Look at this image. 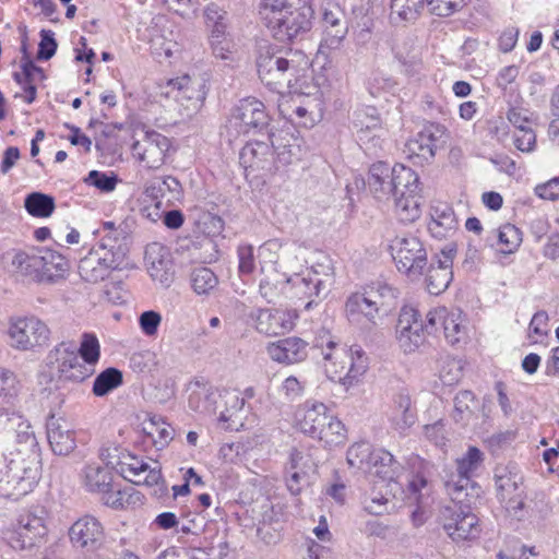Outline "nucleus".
<instances>
[{
  "instance_id": "obj_7",
  "label": "nucleus",
  "mask_w": 559,
  "mask_h": 559,
  "mask_svg": "<svg viewBox=\"0 0 559 559\" xmlns=\"http://www.w3.org/2000/svg\"><path fill=\"white\" fill-rule=\"evenodd\" d=\"M333 267L328 259L313 264L302 274L288 278L295 297L307 300L305 309L309 310L317 300L324 298L333 283Z\"/></svg>"
},
{
  "instance_id": "obj_16",
  "label": "nucleus",
  "mask_w": 559,
  "mask_h": 559,
  "mask_svg": "<svg viewBox=\"0 0 559 559\" xmlns=\"http://www.w3.org/2000/svg\"><path fill=\"white\" fill-rule=\"evenodd\" d=\"M445 134V128L438 123H427L405 143L404 152L416 164L430 162L436 150Z\"/></svg>"
},
{
  "instance_id": "obj_58",
  "label": "nucleus",
  "mask_w": 559,
  "mask_h": 559,
  "mask_svg": "<svg viewBox=\"0 0 559 559\" xmlns=\"http://www.w3.org/2000/svg\"><path fill=\"white\" fill-rule=\"evenodd\" d=\"M22 72H14L13 78L19 84L32 82L36 85V82L43 81L45 74L41 68L37 67L27 57L22 60Z\"/></svg>"
},
{
  "instance_id": "obj_6",
  "label": "nucleus",
  "mask_w": 559,
  "mask_h": 559,
  "mask_svg": "<svg viewBox=\"0 0 559 559\" xmlns=\"http://www.w3.org/2000/svg\"><path fill=\"white\" fill-rule=\"evenodd\" d=\"M368 188L377 200L388 201L399 195L403 188L406 191H415L417 174L403 165L391 168L388 164L379 162L370 167Z\"/></svg>"
},
{
  "instance_id": "obj_2",
  "label": "nucleus",
  "mask_w": 559,
  "mask_h": 559,
  "mask_svg": "<svg viewBox=\"0 0 559 559\" xmlns=\"http://www.w3.org/2000/svg\"><path fill=\"white\" fill-rule=\"evenodd\" d=\"M12 480L16 481L23 493L32 491L40 478V449L32 427L20 421L15 430V439L3 453Z\"/></svg>"
},
{
  "instance_id": "obj_9",
  "label": "nucleus",
  "mask_w": 559,
  "mask_h": 559,
  "mask_svg": "<svg viewBox=\"0 0 559 559\" xmlns=\"http://www.w3.org/2000/svg\"><path fill=\"white\" fill-rule=\"evenodd\" d=\"M397 270L417 281L427 266V250L421 240L412 235L396 236L390 245Z\"/></svg>"
},
{
  "instance_id": "obj_44",
  "label": "nucleus",
  "mask_w": 559,
  "mask_h": 559,
  "mask_svg": "<svg viewBox=\"0 0 559 559\" xmlns=\"http://www.w3.org/2000/svg\"><path fill=\"white\" fill-rule=\"evenodd\" d=\"M479 532L478 519L475 514L463 516L459 526L453 522L448 525V536L453 542L474 539L479 535Z\"/></svg>"
},
{
  "instance_id": "obj_49",
  "label": "nucleus",
  "mask_w": 559,
  "mask_h": 559,
  "mask_svg": "<svg viewBox=\"0 0 559 559\" xmlns=\"http://www.w3.org/2000/svg\"><path fill=\"white\" fill-rule=\"evenodd\" d=\"M122 465L123 472L129 473L133 477H139L142 473L147 472L143 481L148 486L157 485L162 478L159 469L155 467L152 468L146 462L136 457H131L130 462H124Z\"/></svg>"
},
{
  "instance_id": "obj_28",
  "label": "nucleus",
  "mask_w": 559,
  "mask_h": 559,
  "mask_svg": "<svg viewBox=\"0 0 559 559\" xmlns=\"http://www.w3.org/2000/svg\"><path fill=\"white\" fill-rule=\"evenodd\" d=\"M112 469L99 463L87 464L81 473L83 487L92 493L107 492L112 488Z\"/></svg>"
},
{
  "instance_id": "obj_48",
  "label": "nucleus",
  "mask_w": 559,
  "mask_h": 559,
  "mask_svg": "<svg viewBox=\"0 0 559 559\" xmlns=\"http://www.w3.org/2000/svg\"><path fill=\"white\" fill-rule=\"evenodd\" d=\"M122 383V373L117 368H107L94 380L93 393L96 396H104Z\"/></svg>"
},
{
  "instance_id": "obj_1",
  "label": "nucleus",
  "mask_w": 559,
  "mask_h": 559,
  "mask_svg": "<svg viewBox=\"0 0 559 559\" xmlns=\"http://www.w3.org/2000/svg\"><path fill=\"white\" fill-rule=\"evenodd\" d=\"M309 59L301 50H275L267 46L260 49L257 68L261 82L280 95L296 96L317 94L318 86L308 81Z\"/></svg>"
},
{
  "instance_id": "obj_46",
  "label": "nucleus",
  "mask_w": 559,
  "mask_h": 559,
  "mask_svg": "<svg viewBox=\"0 0 559 559\" xmlns=\"http://www.w3.org/2000/svg\"><path fill=\"white\" fill-rule=\"evenodd\" d=\"M44 281L52 280L68 270L67 259L55 250L41 248Z\"/></svg>"
},
{
  "instance_id": "obj_41",
  "label": "nucleus",
  "mask_w": 559,
  "mask_h": 559,
  "mask_svg": "<svg viewBox=\"0 0 559 559\" xmlns=\"http://www.w3.org/2000/svg\"><path fill=\"white\" fill-rule=\"evenodd\" d=\"M442 330L449 344L455 345L466 338L465 319L460 310L447 311Z\"/></svg>"
},
{
  "instance_id": "obj_17",
  "label": "nucleus",
  "mask_w": 559,
  "mask_h": 559,
  "mask_svg": "<svg viewBox=\"0 0 559 559\" xmlns=\"http://www.w3.org/2000/svg\"><path fill=\"white\" fill-rule=\"evenodd\" d=\"M69 538L74 548L96 551L104 546L106 534L98 519L85 514L70 526Z\"/></svg>"
},
{
  "instance_id": "obj_15",
  "label": "nucleus",
  "mask_w": 559,
  "mask_h": 559,
  "mask_svg": "<svg viewBox=\"0 0 559 559\" xmlns=\"http://www.w3.org/2000/svg\"><path fill=\"white\" fill-rule=\"evenodd\" d=\"M269 117L264 104L253 97L239 100L231 111L229 127L237 133L247 134L252 130L260 131L267 126Z\"/></svg>"
},
{
  "instance_id": "obj_55",
  "label": "nucleus",
  "mask_w": 559,
  "mask_h": 559,
  "mask_svg": "<svg viewBox=\"0 0 559 559\" xmlns=\"http://www.w3.org/2000/svg\"><path fill=\"white\" fill-rule=\"evenodd\" d=\"M103 495L104 503L112 509H123L139 500V492L134 491L133 488L123 490H111L110 488Z\"/></svg>"
},
{
  "instance_id": "obj_59",
  "label": "nucleus",
  "mask_w": 559,
  "mask_h": 559,
  "mask_svg": "<svg viewBox=\"0 0 559 559\" xmlns=\"http://www.w3.org/2000/svg\"><path fill=\"white\" fill-rule=\"evenodd\" d=\"M496 488L500 500H506L518 490L520 477L516 474L503 471L501 474H496Z\"/></svg>"
},
{
  "instance_id": "obj_51",
  "label": "nucleus",
  "mask_w": 559,
  "mask_h": 559,
  "mask_svg": "<svg viewBox=\"0 0 559 559\" xmlns=\"http://www.w3.org/2000/svg\"><path fill=\"white\" fill-rule=\"evenodd\" d=\"M476 407L475 394L469 390L459 392L454 397L453 419L456 423L468 420Z\"/></svg>"
},
{
  "instance_id": "obj_36",
  "label": "nucleus",
  "mask_w": 559,
  "mask_h": 559,
  "mask_svg": "<svg viewBox=\"0 0 559 559\" xmlns=\"http://www.w3.org/2000/svg\"><path fill=\"white\" fill-rule=\"evenodd\" d=\"M419 187L415 191H406L405 188L394 198L395 211L400 221L405 223L415 222L421 214Z\"/></svg>"
},
{
  "instance_id": "obj_39",
  "label": "nucleus",
  "mask_w": 559,
  "mask_h": 559,
  "mask_svg": "<svg viewBox=\"0 0 559 559\" xmlns=\"http://www.w3.org/2000/svg\"><path fill=\"white\" fill-rule=\"evenodd\" d=\"M142 430L157 450H163L173 440L174 436V429L157 416L145 420L142 424Z\"/></svg>"
},
{
  "instance_id": "obj_19",
  "label": "nucleus",
  "mask_w": 559,
  "mask_h": 559,
  "mask_svg": "<svg viewBox=\"0 0 559 559\" xmlns=\"http://www.w3.org/2000/svg\"><path fill=\"white\" fill-rule=\"evenodd\" d=\"M46 533L44 520L27 513L20 516L17 526L8 533L7 540L13 549L23 550L34 547Z\"/></svg>"
},
{
  "instance_id": "obj_63",
  "label": "nucleus",
  "mask_w": 559,
  "mask_h": 559,
  "mask_svg": "<svg viewBox=\"0 0 559 559\" xmlns=\"http://www.w3.org/2000/svg\"><path fill=\"white\" fill-rule=\"evenodd\" d=\"M85 181L103 192H110L116 188L117 177L115 175H107L98 170H92L90 171Z\"/></svg>"
},
{
  "instance_id": "obj_40",
  "label": "nucleus",
  "mask_w": 559,
  "mask_h": 559,
  "mask_svg": "<svg viewBox=\"0 0 559 559\" xmlns=\"http://www.w3.org/2000/svg\"><path fill=\"white\" fill-rule=\"evenodd\" d=\"M219 391L201 388L189 395V407L195 412L204 414H216L218 405Z\"/></svg>"
},
{
  "instance_id": "obj_13",
  "label": "nucleus",
  "mask_w": 559,
  "mask_h": 559,
  "mask_svg": "<svg viewBox=\"0 0 559 559\" xmlns=\"http://www.w3.org/2000/svg\"><path fill=\"white\" fill-rule=\"evenodd\" d=\"M484 462V453L476 447H469L465 454L456 460L457 479L445 481L448 492H453L455 499H461L460 495L471 492L478 496L479 487L475 486L472 477L479 469Z\"/></svg>"
},
{
  "instance_id": "obj_3",
  "label": "nucleus",
  "mask_w": 559,
  "mask_h": 559,
  "mask_svg": "<svg viewBox=\"0 0 559 559\" xmlns=\"http://www.w3.org/2000/svg\"><path fill=\"white\" fill-rule=\"evenodd\" d=\"M127 253L126 242L119 241L118 237L104 236L99 245L80 260L79 273L85 282L104 281L112 270L123 264Z\"/></svg>"
},
{
  "instance_id": "obj_18",
  "label": "nucleus",
  "mask_w": 559,
  "mask_h": 559,
  "mask_svg": "<svg viewBox=\"0 0 559 559\" xmlns=\"http://www.w3.org/2000/svg\"><path fill=\"white\" fill-rule=\"evenodd\" d=\"M455 254L456 246L449 243L435 255L425 277L429 294L438 296L449 287L453 278L452 265Z\"/></svg>"
},
{
  "instance_id": "obj_47",
  "label": "nucleus",
  "mask_w": 559,
  "mask_h": 559,
  "mask_svg": "<svg viewBox=\"0 0 559 559\" xmlns=\"http://www.w3.org/2000/svg\"><path fill=\"white\" fill-rule=\"evenodd\" d=\"M376 449L367 442L355 443L347 450L346 460L349 466L366 473L370 468L371 456Z\"/></svg>"
},
{
  "instance_id": "obj_52",
  "label": "nucleus",
  "mask_w": 559,
  "mask_h": 559,
  "mask_svg": "<svg viewBox=\"0 0 559 559\" xmlns=\"http://www.w3.org/2000/svg\"><path fill=\"white\" fill-rule=\"evenodd\" d=\"M497 236L499 250L506 254L514 252L522 241L520 229L511 224L500 227Z\"/></svg>"
},
{
  "instance_id": "obj_54",
  "label": "nucleus",
  "mask_w": 559,
  "mask_h": 559,
  "mask_svg": "<svg viewBox=\"0 0 559 559\" xmlns=\"http://www.w3.org/2000/svg\"><path fill=\"white\" fill-rule=\"evenodd\" d=\"M463 376V366L461 360L452 358V357H445L442 358L440 361L439 367V378L445 385H453Z\"/></svg>"
},
{
  "instance_id": "obj_10",
  "label": "nucleus",
  "mask_w": 559,
  "mask_h": 559,
  "mask_svg": "<svg viewBox=\"0 0 559 559\" xmlns=\"http://www.w3.org/2000/svg\"><path fill=\"white\" fill-rule=\"evenodd\" d=\"M9 344L17 350H36L46 346L50 338L48 325L37 317L16 318L8 329Z\"/></svg>"
},
{
  "instance_id": "obj_42",
  "label": "nucleus",
  "mask_w": 559,
  "mask_h": 559,
  "mask_svg": "<svg viewBox=\"0 0 559 559\" xmlns=\"http://www.w3.org/2000/svg\"><path fill=\"white\" fill-rule=\"evenodd\" d=\"M425 3L426 0H391V20L393 22L415 21Z\"/></svg>"
},
{
  "instance_id": "obj_5",
  "label": "nucleus",
  "mask_w": 559,
  "mask_h": 559,
  "mask_svg": "<svg viewBox=\"0 0 559 559\" xmlns=\"http://www.w3.org/2000/svg\"><path fill=\"white\" fill-rule=\"evenodd\" d=\"M314 10L312 1H305L298 8L280 10L262 15L272 36L281 43L302 40L312 27Z\"/></svg>"
},
{
  "instance_id": "obj_24",
  "label": "nucleus",
  "mask_w": 559,
  "mask_h": 559,
  "mask_svg": "<svg viewBox=\"0 0 559 559\" xmlns=\"http://www.w3.org/2000/svg\"><path fill=\"white\" fill-rule=\"evenodd\" d=\"M345 310L349 322L362 330H371L377 325L379 310L361 293L348 297Z\"/></svg>"
},
{
  "instance_id": "obj_33",
  "label": "nucleus",
  "mask_w": 559,
  "mask_h": 559,
  "mask_svg": "<svg viewBox=\"0 0 559 559\" xmlns=\"http://www.w3.org/2000/svg\"><path fill=\"white\" fill-rule=\"evenodd\" d=\"M455 228V214L448 204H438L431 207L428 229L435 238H445Z\"/></svg>"
},
{
  "instance_id": "obj_26",
  "label": "nucleus",
  "mask_w": 559,
  "mask_h": 559,
  "mask_svg": "<svg viewBox=\"0 0 559 559\" xmlns=\"http://www.w3.org/2000/svg\"><path fill=\"white\" fill-rule=\"evenodd\" d=\"M326 415L328 408L323 403H306L296 412V421L304 433L318 438Z\"/></svg>"
},
{
  "instance_id": "obj_8",
  "label": "nucleus",
  "mask_w": 559,
  "mask_h": 559,
  "mask_svg": "<svg viewBox=\"0 0 559 559\" xmlns=\"http://www.w3.org/2000/svg\"><path fill=\"white\" fill-rule=\"evenodd\" d=\"M52 373L59 380L83 382L90 378L95 368L87 365L78 354V345L73 341H63L56 345L47 357Z\"/></svg>"
},
{
  "instance_id": "obj_21",
  "label": "nucleus",
  "mask_w": 559,
  "mask_h": 559,
  "mask_svg": "<svg viewBox=\"0 0 559 559\" xmlns=\"http://www.w3.org/2000/svg\"><path fill=\"white\" fill-rule=\"evenodd\" d=\"M259 333L267 336L284 334L294 328V314L283 309H255L250 312Z\"/></svg>"
},
{
  "instance_id": "obj_34",
  "label": "nucleus",
  "mask_w": 559,
  "mask_h": 559,
  "mask_svg": "<svg viewBox=\"0 0 559 559\" xmlns=\"http://www.w3.org/2000/svg\"><path fill=\"white\" fill-rule=\"evenodd\" d=\"M402 465L384 449H376L371 456L370 468L366 473L374 475L383 480H393L402 472Z\"/></svg>"
},
{
  "instance_id": "obj_27",
  "label": "nucleus",
  "mask_w": 559,
  "mask_h": 559,
  "mask_svg": "<svg viewBox=\"0 0 559 559\" xmlns=\"http://www.w3.org/2000/svg\"><path fill=\"white\" fill-rule=\"evenodd\" d=\"M408 499L414 500L417 504V509L412 513V521L415 526H420L427 519L426 507L429 503L432 485L423 475L416 474L408 481Z\"/></svg>"
},
{
  "instance_id": "obj_53",
  "label": "nucleus",
  "mask_w": 559,
  "mask_h": 559,
  "mask_svg": "<svg viewBox=\"0 0 559 559\" xmlns=\"http://www.w3.org/2000/svg\"><path fill=\"white\" fill-rule=\"evenodd\" d=\"M78 354L87 365L95 367L100 357V346L97 337L94 334L84 333L81 345L78 346Z\"/></svg>"
},
{
  "instance_id": "obj_20",
  "label": "nucleus",
  "mask_w": 559,
  "mask_h": 559,
  "mask_svg": "<svg viewBox=\"0 0 559 559\" xmlns=\"http://www.w3.org/2000/svg\"><path fill=\"white\" fill-rule=\"evenodd\" d=\"M145 262L152 280L163 287H169L175 277L169 249L159 242L148 245L145 250Z\"/></svg>"
},
{
  "instance_id": "obj_64",
  "label": "nucleus",
  "mask_w": 559,
  "mask_h": 559,
  "mask_svg": "<svg viewBox=\"0 0 559 559\" xmlns=\"http://www.w3.org/2000/svg\"><path fill=\"white\" fill-rule=\"evenodd\" d=\"M239 260L238 270L241 275H250L255 269V259L253 247L251 245H240L237 249Z\"/></svg>"
},
{
  "instance_id": "obj_60",
  "label": "nucleus",
  "mask_w": 559,
  "mask_h": 559,
  "mask_svg": "<svg viewBox=\"0 0 559 559\" xmlns=\"http://www.w3.org/2000/svg\"><path fill=\"white\" fill-rule=\"evenodd\" d=\"M431 14L450 16L465 5V0H426Z\"/></svg>"
},
{
  "instance_id": "obj_25",
  "label": "nucleus",
  "mask_w": 559,
  "mask_h": 559,
  "mask_svg": "<svg viewBox=\"0 0 559 559\" xmlns=\"http://www.w3.org/2000/svg\"><path fill=\"white\" fill-rule=\"evenodd\" d=\"M307 342L299 337H287L267 346V354L274 361L292 365L307 358Z\"/></svg>"
},
{
  "instance_id": "obj_11",
  "label": "nucleus",
  "mask_w": 559,
  "mask_h": 559,
  "mask_svg": "<svg viewBox=\"0 0 559 559\" xmlns=\"http://www.w3.org/2000/svg\"><path fill=\"white\" fill-rule=\"evenodd\" d=\"M271 144L254 141L242 147L239 160L246 171H272L273 168H276V162L282 165L292 163L290 150H286V146H284L282 151L276 152L277 157L275 159L273 148H277L275 147L273 135L271 136Z\"/></svg>"
},
{
  "instance_id": "obj_56",
  "label": "nucleus",
  "mask_w": 559,
  "mask_h": 559,
  "mask_svg": "<svg viewBox=\"0 0 559 559\" xmlns=\"http://www.w3.org/2000/svg\"><path fill=\"white\" fill-rule=\"evenodd\" d=\"M384 129L357 130V140L360 146L369 154L376 155L382 148Z\"/></svg>"
},
{
  "instance_id": "obj_61",
  "label": "nucleus",
  "mask_w": 559,
  "mask_h": 559,
  "mask_svg": "<svg viewBox=\"0 0 559 559\" xmlns=\"http://www.w3.org/2000/svg\"><path fill=\"white\" fill-rule=\"evenodd\" d=\"M162 323V316L155 310H146L139 316V325L146 336H155Z\"/></svg>"
},
{
  "instance_id": "obj_57",
  "label": "nucleus",
  "mask_w": 559,
  "mask_h": 559,
  "mask_svg": "<svg viewBox=\"0 0 559 559\" xmlns=\"http://www.w3.org/2000/svg\"><path fill=\"white\" fill-rule=\"evenodd\" d=\"M354 126L357 130L383 129L378 111L373 107L357 110L354 114Z\"/></svg>"
},
{
  "instance_id": "obj_14",
  "label": "nucleus",
  "mask_w": 559,
  "mask_h": 559,
  "mask_svg": "<svg viewBox=\"0 0 559 559\" xmlns=\"http://www.w3.org/2000/svg\"><path fill=\"white\" fill-rule=\"evenodd\" d=\"M169 148V139L154 130L142 131L141 138L132 144L133 155L150 169H158L165 164Z\"/></svg>"
},
{
  "instance_id": "obj_30",
  "label": "nucleus",
  "mask_w": 559,
  "mask_h": 559,
  "mask_svg": "<svg viewBox=\"0 0 559 559\" xmlns=\"http://www.w3.org/2000/svg\"><path fill=\"white\" fill-rule=\"evenodd\" d=\"M322 24L326 34L332 37L331 44H338L347 34L344 12L335 2L326 1L322 7Z\"/></svg>"
},
{
  "instance_id": "obj_29",
  "label": "nucleus",
  "mask_w": 559,
  "mask_h": 559,
  "mask_svg": "<svg viewBox=\"0 0 559 559\" xmlns=\"http://www.w3.org/2000/svg\"><path fill=\"white\" fill-rule=\"evenodd\" d=\"M301 96H299L300 98ZM309 97H313L307 103L299 102L297 104L298 96L293 95L292 100L293 105L286 106L287 103H280L278 110L284 118L292 119L293 114L297 116L299 119V123L305 127H312L314 123L313 114L314 111H320V99H319V91L317 94L310 95Z\"/></svg>"
},
{
  "instance_id": "obj_38",
  "label": "nucleus",
  "mask_w": 559,
  "mask_h": 559,
  "mask_svg": "<svg viewBox=\"0 0 559 559\" xmlns=\"http://www.w3.org/2000/svg\"><path fill=\"white\" fill-rule=\"evenodd\" d=\"M361 294L368 297L369 302H371L379 312L389 311L394 306L397 297L396 289L384 282H374L368 285Z\"/></svg>"
},
{
  "instance_id": "obj_23",
  "label": "nucleus",
  "mask_w": 559,
  "mask_h": 559,
  "mask_svg": "<svg viewBox=\"0 0 559 559\" xmlns=\"http://www.w3.org/2000/svg\"><path fill=\"white\" fill-rule=\"evenodd\" d=\"M167 91L168 96H173L177 102L183 105V102H188V109H198L203 100L205 99L204 85L192 80L189 75H183L170 80L168 82Z\"/></svg>"
},
{
  "instance_id": "obj_31",
  "label": "nucleus",
  "mask_w": 559,
  "mask_h": 559,
  "mask_svg": "<svg viewBox=\"0 0 559 559\" xmlns=\"http://www.w3.org/2000/svg\"><path fill=\"white\" fill-rule=\"evenodd\" d=\"M448 495L451 498V502L444 506L440 511V521L447 534L448 525L451 522L457 524L459 526L461 524V520L463 519V516L467 514H474L471 511V503L472 499L477 497L476 495L471 492L461 493V499H455L453 492H448Z\"/></svg>"
},
{
  "instance_id": "obj_50",
  "label": "nucleus",
  "mask_w": 559,
  "mask_h": 559,
  "mask_svg": "<svg viewBox=\"0 0 559 559\" xmlns=\"http://www.w3.org/2000/svg\"><path fill=\"white\" fill-rule=\"evenodd\" d=\"M328 445L342 443L345 439V427L341 420L328 414L318 438Z\"/></svg>"
},
{
  "instance_id": "obj_62",
  "label": "nucleus",
  "mask_w": 559,
  "mask_h": 559,
  "mask_svg": "<svg viewBox=\"0 0 559 559\" xmlns=\"http://www.w3.org/2000/svg\"><path fill=\"white\" fill-rule=\"evenodd\" d=\"M17 380L15 374L4 368H0V401H7L17 393Z\"/></svg>"
},
{
  "instance_id": "obj_43",
  "label": "nucleus",
  "mask_w": 559,
  "mask_h": 559,
  "mask_svg": "<svg viewBox=\"0 0 559 559\" xmlns=\"http://www.w3.org/2000/svg\"><path fill=\"white\" fill-rule=\"evenodd\" d=\"M190 283L197 295H210L218 285V277L207 266H197L190 273Z\"/></svg>"
},
{
  "instance_id": "obj_4",
  "label": "nucleus",
  "mask_w": 559,
  "mask_h": 559,
  "mask_svg": "<svg viewBox=\"0 0 559 559\" xmlns=\"http://www.w3.org/2000/svg\"><path fill=\"white\" fill-rule=\"evenodd\" d=\"M322 354L328 377L337 379L346 388L357 384L368 369V357L360 346L346 349L329 341Z\"/></svg>"
},
{
  "instance_id": "obj_32",
  "label": "nucleus",
  "mask_w": 559,
  "mask_h": 559,
  "mask_svg": "<svg viewBox=\"0 0 559 559\" xmlns=\"http://www.w3.org/2000/svg\"><path fill=\"white\" fill-rule=\"evenodd\" d=\"M390 420L394 429L400 432L406 431L415 424L416 414L407 392L401 391L394 396Z\"/></svg>"
},
{
  "instance_id": "obj_35",
  "label": "nucleus",
  "mask_w": 559,
  "mask_h": 559,
  "mask_svg": "<svg viewBox=\"0 0 559 559\" xmlns=\"http://www.w3.org/2000/svg\"><path fill=\"white\" fill-rule=\"evenodd\" d=\"M218 405V420L221 423L231 421V424H228L225 428L233 429L234 425L239 421L238 413H240L245 406V399L237 390H224L219 392Z\"/></svg>"
},
{
  "instance_id": "obj_45",
  "label": "nucleus",
  "mask_w": 559,
  "mask_h": 559,
  "mask_svg": "<svg viewBox=\"0 0 559 559\" xmlns=\"http://www.w3.org/2000/svg\"><path fill=\"white\" fill-rule=\"evenodd\" d=\"M26 211L35 217H49L56 207L55 199L41 192L29 193L24 201Z\"/></svg>"
},
{
  "instance_id": "obj_37",
  "label": "nucleus",
  "mask_w": 559,
  "mask_h": 559,
  "mask_svg": "<svg viewBox=\"0 0 559 559\" xmlns=\"http://www.w3.org/2000/svg\"><path fill=\"white\" fill-rule=\"evenodd\" d=\"M12 264L21 274L44 281L41 248L17 252Z\"/></svg>"
},
{
  "instance_id": "obj_22",
  "label": "nucleus",
  "mask_w": 559,
  "mask_h": 559,
  "mask_svg": "<svg viewBox=\"0 0 559 559\" xmlns=\"http://www.w3.org/2000/svg\"><path fill=\"white\" fill-rule=\"evenodd\" d=\"M47 440L57 455H69L76 448L75 431L63 417L51 415L46 423Z\"/></svg>"
},
{
  "instance_id": "obj_12",
  "label": "nucleus",
  "mask_w": 559,
  "mask_h": 559,
  "mask_svg": "<svg viewBox=\"0 0 559 559\" xmlns=\"http://www.w3.org/2000/svg\"><path fill=\"white\" fill-rule=\"evenodd\" d=\"M395 337L400 348L408 354L418 349L426 341L421 314L412 306H404L399 314Z\"/></svg>"
}]
</instances>
